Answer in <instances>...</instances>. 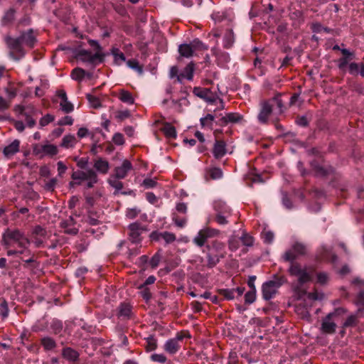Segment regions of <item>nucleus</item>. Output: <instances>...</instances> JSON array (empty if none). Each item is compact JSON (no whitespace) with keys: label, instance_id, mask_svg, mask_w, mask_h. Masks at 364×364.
I'll list each match as a JSON object with an SVG mask.
<instances>
[{"label":"nucleus","instance_id":"1","mask_svg":"<svg viewBox=\"0 0 364 364\" xmlns=\"http://www.w3.org/2000/svg\"><path fill=\"white\" fill-rule=\"evenodd\" d=\"M288 272L291 276L297 278V282L292 285L294 291L299 299L306 294L307 299L310 301H321L324 299L323 293L314 291L306 294L303 289L302 285L310 282L312 279L314 269L309 266H302L297 262H290Z\"/></svg>","mask_w":364,"mask_h":364},{"label":"nucleus","instance_id":"2","mask_svg":"<svg viewBox=\"0 0 364 364\" xmlns=\"http://www.w3.org/2000/svg\"><path fill=\"white\" fill-rule=\"evenodd\" d=\"M36 42V37L32 31L23 33L17 38H8L6 43L11 49V55L14 56L15 54H19L21 56L23 55V47L26 46L32 48Z\"/></svg>","mask_w":364,"mask_h":364},{"label":"nucleus","instance_id":"3","mask_svg":"<svg viewBox=\"0 0 364 364\" xmlns=\"http://www.w3.org/2000/svg\"><path fill=\"white\" fill-rule=\"evenodd\" d=\"M2 242L7 248L15 245L21 248L22 250L18 252L19 253H22L23 250L27 249L30 244L29 240L19 230L9 229L3 234Z\"/></svg>","mask_w":364,"mask_h":364},{"label":"nucleus","instance_id":"4","mask_svg":"<svg viewBox=\"0 0 364 364\" xmlns=\"http://www.w3.org/2000/svg\"><path fill=\"white\" fill-rule=\"evenodd\" d=\"M206 265L208 268H213L219 263L220 260L225 257V244L219 241H213L211 245L205 247Z\"/></svg>","mask_w":364,"mask_h":364},{"label":"nucleus","instance_id":"5","mask_svg":"<svg viewBox=\"0 0 364 364\" xmlns=\"http://www.w3.org/2000/svg\"><path fill=\"white\" fill-rule=\"evenodd\" d=\"M343 309H337L333 312L328 314L321 323V331L325 333H333L337 323H340L341 317L344 314Z\"/></svg>","mask_w":364,"mask_h":364},{"label":"nucleus","instance_id":"6","mask_svg":"<svg viewBox=\"0 0 364 364\" xmlns=\"http://www.w3.org/2000/svg\"><path fill=\"white\" fill-rule=\"evenodd\" d=\"M287 279L284 277L274 275L273 279L264 282L262 285V296L265 300L272 299L277 294L278 289L284 283Z\"/></svg>","mask_w":364,"mask_h":364},{"label":"nucleus","instance_id":"7","mask_svg":"<svg viewBox=\"0 0 364 364\" xmlns=\"http://www.w3.org/2000/svg\"><path fill=\"white\" fill-rule=\"evenodd\" d=\"M72 178L76 181L77 184H81L85 181L87 188H92L98 181L96 172L90 168L73 172Z\"/></svg>","mask_w":364,"mask_h":364},{"label":"nucleus","instance_id":"8","mask_svg":"<svg viewBox=\"0 0 364 364\" xmlns=\"http://www.w3.org/2000/svg\"><path fill=\"white\" fill-rule=\"evenodd\" d=\"M193 93L195 95L205 100L210 105H215L217 107L214 109V111L217 109H224L225 105L223 100L219 98L217 95L213 94L209 89L195 87L193 89Z\"/></svg>","mask_w":364,"mask_h":364},{"label":"nucleus","instance_id":"9","mask_svg":"<svg viewBox=\"0 0 364 364\" xmlns=\"http://www.w3.org/2000/svg\"><path fill=\"white\" fill-rule=\"evenodd\" d=\"M307 247L299 242H295L289 250L282 255V259L285 262H294V261L299 256L306 253Z\"/></svg>","mask_w":364,"mask_h":364},{"label":"nucleus","instance_id":"10","mask_svg":"<svg viewBox=\"0 0 364 364\" xmlns=\"http://www.w3.org/2000/svg\"><path fill=\"white\" fill-rule=\"evenodd\" d=\"M58 152V147L49 142H44L41 144H36L33 146V153L35 156L39 158L45 156H53Z\"/></svg>","mask_w":364,"mask_h":364},{"label":"nucleus","instance_id":"11","mask_svg":"<svg viewBox=\"0 0 364 364\" xmlns=\"http://www.w3.org/2000/svg\"><path fill=\"white\" fill-rule=\"evenodd\" d=\"M208 46L196 38L190 43H183V58H190L198 53L208 50Z\"/></svg>","mask_w":364,"mask_h":364},{"label":"nucleus","instance_id":"12","mask_svg":"<svg viewBox=\"0 0 364 364\" xmlns=\"http://www.w3.org/2000/svg\"><path fill=\"white\" fill-rule=\"evenodd\" d=\"M219 235V231L213 228H204L200 230L198 235L194 237V242L201 247L208 238L216 237Z\"/></svg>","mask_w":364,"mask_h":364},{"label":"nucleus","instance_id":"13","mask_svg":"<svg viewBox=\"0 0 364 364\" xmlns=\"http://www.w3.org/2000/svg\"><path fill=\"white\" fill-rule=\"evenodd\" d=\"M77 58L83 62H95V60L102 61V54L101 51L96 50L95 53H92L91 52L86 50H80L77 55Z\"/></svg>","mask_w":364,"mask_h":364},{"label":"nucleus","instance_id":"14","mask_svg":"<svg viewBox=\"0 0 364 364\" xmlns=\"http://www.w3.org/2000/svg\"><path fill=\"white\" fill-rule=\"evenodd\" d=\"M242 119V116L238 113L230 112L227 113L225 116L222 117L216 122L220 126H226L228 124H235L240 122Z\"/></svg>","mask_w":364,"mask_h":364},{"label":"nucleus","instance_id":"15","mask_svg":"<svg viewBox=\"0 0 364 364\" xmlns=\"http://www.w3.org/2000/svg\"><path fill=\"white\" fill-rule=\"evenodd\" d=\"M353 284L358 286L360 289L355 299V304L359 311L364 310V280L356 278L353 279Z\"/></svg>","mask_w":364,"mask_h":364},{"label":"nucleus","instance_id":"16","mask_svg":"<svg viewBox=\"0 0 364 364\" xmlns=\"http://www.w3.org/2000/svg\"><path fill=\"white\" fill-rule=\"evenodd\" d=\"M57 96L59 98V105L63 112L69 113L73 111L74 106L68 100V97L65 91L59 90L57 93Z\"/></svg>","mask_w":364,"mask_h":364},{"label":"nucleus","instance_id":"17","mask_svg":"<svg viewBox=\"0 0 364 364\" xmlns=\"http://www.w3.org/2000/svg\"><path fill=\"white\" fill-rule=\"evenodd\" d=\"M150 238L151 240H156V241H161L164 240L165 243H170L175 240L176 237L173 234L164 232H153L150 235Z\"/></svg>","mask_w":364,"mask_h":364},{"label":"nucleus","instance_id":"18","mask_svg":"<svg viewBox=\"0 0 364 364\" xmlns=\"http://www.w3.org/2000/svg\"><path fill=\"white\" fill-rule=\"evenodd\" d=\"M132 168V164L128 160H124L120 166H117L114 169L115 177L122 179L126 177L127 173Z\"/></svg>","mask_w":364,"mask_h":364},{"label":"nucleus","instance_id":"19","mask_svg":"<svg viewBox=\"0 0 364 364\" xmlns=\"http://www.w3.org/2000/svg\"><path fill=\"white\" fill-rule=\"evenodd\" d=\"M272 111V105L268 102H264L261 104V110L258 114V120L261 123H266L269 116Z\"/></svg>","mask_w":364,"mask_h":364},{"label":"nucleus","instance_id":"20","mask_svg":"<svg viewBox=\"0 0 364 364\" xmlns=\"http://www.w3.org/2000/svg\"><path fill=\"white\" fill-rule=\"evenodd\" d=\"M341 51L343 55V57L338 60V66L341 70H344L348 63L354 59L355 55L353 53L346 48L341 49Z\"/></svg>","mask_w":364,"mask_h":364},{"label":"nucleus","instance_id":"21","mask_svg":"<svg viewBox=\"0 0 364 364\" xmlns=\"http://www.w3.org/2000/svg\"><path fill=\"white\" fill-rule=\"evenodd\" d=\"M143 230V228L137 223H133L129 225V237L133 242L140 241V235Z\"/></svg>","mask_w":364,"mask_h":364},{"label":"nucleus","instance_id":"22","mask_svg":"<svg viewBox=\"0 0 364 364\" xmlns=\"http://www.w3.org/2000/svg\"><path fill=\"white\" fill-rule=\"evenodd\" d=\"M180 339L181 337L178 336L176 338H173L167 341L164 345L165 350L170 354L176 353L180 348Z\"/></svg>","mask_w":364,"mask_h":364},{"label":"nucleus","instance_id":"23","mask_svg":"<svg viewBox=\"0 0 364 364\" xmlns=\"http://www.w3.org/2000/svg\"><path fill=\"white\" fill-rule=\"evenodd\" d=\"M93 166L98 173L102 174H106L109 168L108 161L102 158L95 160Z\"/></svg>","mask_w":364,"mask_h":364},{"label":"nucleus","instance_id":"24","mask_svg":"<svg viewBox=\"0 0 364 364\" xmlns=\"http://www.w3.org/2000/svg\"><path fill=\"white\" fill-rule=\"evenodd\" d=\"M215 158L220 159L227 153L226 144L223 141H216L213 151Z\"/></svg>","mask_w":364,"mask_h":364},{"label":"nucleus","instance_id":"25","mask_svg":"<svg viewBox=\"0 0 364 364\" xmlns=\"http://www.w3.org/2000/svg\"><path fill=\"white\" fill-rule=\"evenodd\" d=\"M319 257L323 259H331L332 262H335L337 257L331 252L330 246L324 245L321 247L318 252Z\"/></svg>","mask_w":364,"mask_h":364},{"label":"nucleus","instance_id":"26","mask_svg":"<svg viewBox=\"0 0 364 364\" xmlns=\"http://www.w3.org/2000/svg\"><path fill=\"white\" fill-rule=\"evenodd\" d=\"M20 141L17 139L13 141L11 144L4 149V154L6 157H11L17 153L19 150Z\"/></svg>","mask_w":364,"mask_h":364},{"label":"nucleus","instance_id":"27","mask_svg":"<svg viewBox=\"0 0 364 364\" xmlns=\"http://www.w3.org/2000/svg\"><path fill=\"white\" fill-rule=\"evenodd\" d=\"M33 242L36 246H40L44 242L45 230L41 227H36L33 232Z\"/></svg>","mask_w":364,"mask_h":364},{"label":"nucleus","instance_id":"28","mask_svg":"<svg viewBox=\"0 0 364 364\" xmlns=\"http://www.w3.org/2000/svg\"><path fill=\"white\" fill-rule=\"evenodd\" d=\"M214 208L217 213L223 214H230V208L223 201H216L214 203Z\"/></svg>","mask_w":364,"mask_h":364},{"label":"nucleus","instance_id":"29","mask_svg":"<svg viewBox=\"0 0 364 364\" xmlns=\"http://www.w3.org/2000/svg\"><path fill=\"white\" fill-rule=\"evenodd\" d=\"M200 124L203 127L211 129L213 122L215 121V115L208 114L205 117L200 118Z\"/></svg>","mask_w":364,"mask_h":364},{"label":"nucleus","instance_id":"30","mask_svg":"<svg viewBox=\"0 0 364 364\" xmlns=\"http://www.w3.org/2000/svg\"><path fill=\"white\" fill-rule=\"evenodd\" d=\"M76 143V139L73 135H65L61 143V146L65 148L73 147Z\"/></svg>","mask_w":364,"mask_h":364},{"label":"nucleus","instance_id":"31","mask_svg":"<svg viewBox=\"0 0 364 364\" xmlns=\"http://www.w3.org/2000/svg\"><path fill=\"white\" fill-rule=\"evenodd\" d=\"M235 38H234V34L233 32L231 30H228L224 36L223 38V45L224 47L229 48H230L233 43H234Z\"/></svg>","mask_w":364,"mask_h":364},{"label":"nucleus","instance_id":"32","mask_svg":"<svg viewBox=\"0 0 364 364\" xmlns=\"http://www.w3.org/2000/svg\"><path fill=\"white\" fill-rule=\"evenodd\" d=\"M195 65L191 62L183 69V78H186L188 80H192Z\"/></svg>","mask_w":364,"mask_h":364},{"label":"nucleus","instance_id":"33","mask_svg":"<svg viewBox=\"0 0 364 364\" xmlns=\"http://www.w3.org/2000/svg\"><path fill=\"white\" fill-rule=\"evenodd\" d=\"M161 130L168 138L174 139L176 137V129L171 124H164Z\"/></svg>","mask_w":364,"mask_h":364},{"label":"nucleus","instance_id":"34","mask_svg":"<svg viewBox=\"0 0 364 364\" xmlns=\"http://www.w3.org/2000/svg\"><path fill=\"white\" fill-rule=\"evenodd\" d=\"M63 355L65 358L72 361L75 360L78 357L77 353L69 348L63 350Z\"/></svg>","mask_w":364,"mask_h":364},{"label":"nucleus","instance_id":"35","mask_svg":"<svg viewBox=\"0 0 364 364\" xmlns=\"http://www.w3.org/2000/svg\"><path fill=\"white\" fill-rule=\"evenodd\" d=\"M192 262L198 270L204 271L205 267H207L206 263L204 262V259L200 256H196L195 258L192 260Z\"/></svg>","mask_w":364,"mask_h":364},{"label":"nucleus","instance_id":"36","mask_svg":"<svg viewBox=\"0 0 364 364\" xmlns=\"http://www.w3.org/2000/svg\"><path fill=\"white\" fill-rule=\"evenodd\" d=\"M119 99L127 104H133L134 103V99L131 95L130 92L125 91V90H121L119 93Z\"/></svg>","mask_w":364,"mask_h":364},{"label":"nucleus","instance_id":"37","mask_svg":"<svg viewBox=\"0 0 364 364\" xmlns=\"http://www.w3.org/2000/svg\"><path fill=\"white\" fill-rule=\"evenodd\" d=\"M262 240H263L264 243H266V244H271L274 241V233L272 231L267 230H264L262 232Z\"/></svg>","mask_w":364,"mask_h":364},{"label":"nucleus","instance_id":"38","mask_svg":"<svg viewBox=\"0 0 364 364\" xmlns=\"http://www.w3.org/2000/svg\"><path fill=\"white\" fill-rule=\"evenodd\" d=\"M240 237L232 236L228 241L229 249L231 251H236L240 247Z\"/></svg>","mask_w":364,"mask_h":364},{"label":"nucleus","instance_id":"39","mask_svg":"<svg viewBox=\"0 0 364 364\" xmlns=\"http://www.w3.org/2000/svg\"><path fill=\"white\" fill-rule=\"evenodd\" d=\"M169 77L174 82H181V74L177 67L173 66L170 70Z\"/></svg>","mask_w":364,"mask_h":364},{"label":"nucleus","instance_id":"40","mask_svg":"<svg viewBox=\"0 0 364 364\" xmlns=\"http://www.w3.org/2000/svg\"><path fill=\"white\" fill-rule=\"evenodd\" d=\"M41 343L46 350H52L55 347V342L49 337L42 338Z\"/></svg>","mask_w":364,"mask_h":364},{"label":"nucleus","instance_id":"41","mask_svg":"<svg viewBox=\"0 0 364 364\" xmlns=\"http://www.w3.org/2000/svg\"><path fill=\"white\" fill-rule=\"evenodd\" d=\"M112 53L114 55V61L117 64L120 65L125 60L124 54L121 53L117 48L112 49Z\"/></svg>","mask_w":364,"mask_h":364},{"label":"nucleus","instance_id":"42","mask_svg":"<svg viewBox=\"0 0 364 364\" xmlns=\"http://www.w3.org/2000/svg\"><path fill=\"white\" fill-rule=\"evenodd\" d=\"M85 75V72L82 68H75L72 73H71V77L75 80H81Z\"/></svg>","mask_w":364,"mask_h":364},{"label":"nucleus","instance_id":"43","mask_svg":"<svg viewBox=\"0 0 364 364\" xmlns=\"http://www.w3.org/2000/svg\"><path fill=\"white\" fill-rule=\"evenodd\" d=\"M87 99L89 101V103L92 107L99 108L101 106L100 101L97 97L91 94H87Z\"/></svg>","mask_w":364,"mask_h":364},{"label":"nucleus","instance_id":"44","mask_svg":"<svg viewBox=\"0 0 364 364\" xmlns=\"http://www.w3.org/2000/svg\"><path fill=\"white\" fill-rule=\"evenodd\" d=\"M240 242L247 247H250L253 245L254 240L253 237L246 233H244L240 237Z\"/></svg>","mask_w":364,"mask_h":364},{"label":"nucleus","instance_id":"45","mask_svg":"<svg viewBox=\"0 0 364 364\" xmlns=\"http://www.w3.org/2000/svg\"><path fill=\"white\" fill-rule=\"evenodd\" d=\"M256 299V289H250L245 295V301L247 304H252Z\"/></svg>","mask_w":364,"mask_h":364},{"label":"nucleus","instance_id":"46","mask_svg":"<svg viewBox=\"0 0 364 364\" xmlns=\"http://www.w3.org/2000/svg\"><path fill=\"white\" fill-rule=\"evenodd\" d=\"M328 274L326 272H318L316 275V282L319 284H326L328 281Z\"/></svg>","mask_w":364,"mask_h":364},{"label":"nucleus","instance_id":"47","mask_svg":"<svg viewBox=\"0 0 364 364\" xmlns=\"http://www.w3.org/2000/svg\"><path fill=\"white\" fill-rule=\"evenodd\" d=\"M357 317L355 315H350L343 323V327H350L356 324Z\"/></svg>","mask_w":364,"mask_h":364},{"label":"nucleus","instance_id":"48","mask_svg":"<svg viewBox=\"0 0 364 364\" xmlns=\"http://www.w3.org/2000/svg\"><path fill=\"white\" fill-rule=\"evenodd\" d=\"M6 92L8 95V97L13 98L16 95L17 87L14 83H11L9 85L8 87H6Z\"/></svg>","mask_w":364,"mask_h":364},{"label":"nucleus","instance_id":"49","mask_svg":"<svg viewBox=\"0 0 364 364\" xmlns=\"http://www.w3.org/2000/svg\"><path fill=\"white\" fill-rule=\"evenodd\" d=\"M210 175L213 179H219L223 176V171L219 168H213L210 170Z\"/></svg>","mask_w":364,"mask_h":364},{"label":"nucleus","instance_id":"50","mask_svg":"<svg viewBox=\"0 0 364 364\" xmlns=\"http://www.w3.org/2000/svg\"><path fill=\"white\" fill-rule=\"evenodd\" d=\"M118 178H117L116 177L115 178H113V177H111L108 182L116 190H120L122 188V182H120L119 181L117 180Z\"/></svg>","mask_w":364,"mask_h":364},{"label":"nucleus","instance_id":"51","mask_svg":"<svg viewBox=\"0 0 364 364\" xmlns=\"http://www.w3.org/2000/svg\"><path fill=\"white\" fill-rule=\"evenodd\" d=\"M228 215H228V214H223L220 213H217L216 217H215V220L220 225H225L228 223V220H226V218Z\"/></svg>","mask_w":364,"mask_h":364},{"label":"nucleus","instance_id":"52","mask_svg":"<svg viewBox=\"0 0 364 364\" xmlns=\"http://www.w3.org/2000/svg\"><path fill=\"white\" fill-rule=\"evenodd\" d=\"M360 64L351 63L348 66V71L351 75H358Z\"/></svg>","mask_w":364,"mask_h":364},{"label":"nucleus","instance_id":"53","mask_svg":"<svg viewBox=\"0 0 364 364\" xmlns=\"http://www.w3.org/2000/svg\"><path fill=\"white\" fill-rule=\"evenodd\" d=\"M127 65L133 69V70H135L136 71H137L139 74L142 73V68L139 65L138 62L135 61V60H129L127 62Z\"/></svg>","mask_w":364,"mask_h":364},{"label":"nucleus","instance_id":"54","mask_svg":"<svg viewBox=\"0 0 364 364\" xmlns=\"http://www.w3.org/2000/svg\"><path fill=\"white\" fill-rule=\"evenodd\" d=\"M77 165L80 168L85 170L88 164V159L86 157L76 159Z\"/></svg>","mask_w":364,"mask_h":364},{"label":"nucleus","instance_id":"55","mask_svg":"<svg viewBox=\"0 0 364 364\" xmlns=\"http://www.w3.org/2000/svg\"><path fill=\"white\" fill-rule=\"evenodd\" d=\"M9 310L7 306V303L5 300H3L0 304V314L3 317H6L8 316Z\"/></svg>","mask_w":364,"mask_h":364},{"label":"nucleus","instance_id":"56","mask_svg":"<svg viewBox=\"0 0 364 364\" xmlns=\"http://www.w3.org/2000/svg\"><path fill=\"white\" fill-rule=\"evenodd\" d=\"M130 306L128 304H122L119 309V314L124 316H128L130 313Z\"/></svg>","mask_w":364,"mask_h":364},{"label":"nucleus","instance_id":"57","mask_svg":"<svg viewBox=\"0 0 364 364\" xmlns=\"http://www.w3.org/2000/svg\"><path fill=\"white\" fill-rule=\"evenodd\" d=\"M54 119L53 117L50 114H47L45 117H42L40 120V124L42 127L46 126L50 122H51Z\"/></svg>","mask_w":364,"mask_h":364},{"label":"nucleus","instance_id":"58","mask_svg":"<svg viewBox=\"0 0 364 364\" xmlns=\"http://www.w3.org/2000/svg\"><path fill=\"white\" fill-rule=\"evenodd\" d=\"M282 204L287 209H291L293 208L292 204L289 201L287 193H282Z\"/></svg>","mask_w":364,"mask_h":364},{"label":"nucleus","instance_id":"59","mask_svg":"<svg viewBox=\"0 0 364 364\" xmlns=\"http://www.w3.org/2000/svg\"><path fill=\"white\" fill-rule=\"evenodd\" d=\"M223 295L227 299H233L235 298L234 289H225L223 291Z\"/></svg>","mask_w":364,"mask_h":364},{"label":"nucleus","instance_id":"60","mask_svg":"<svg viewBox=\"0 0 364 364\" xmlns=\"http://www.w3.org/2000/svg\"><path fill=\"white\" fill-rule=\"evenodd\" d=\"M73 123V119L70 116H65L59 121V124L60 125H72Z\"/></svg>","mask_w":364,"mask_h":364},{"label":"nucleus","instance_id":"61","mask_svg":"<svg viewBox=\"0 0 364 364\" xmlns=\"http://www.w3.org/2000/svg\"><path fill=\"white\" fill-rule=\"evenodd\" d=\"M139 212V211L136 208L128 209L126 215L127 218L133 219L138 215Z\"/></svg>","mask_w":364,"mask_h":364},{"label":"nucleus","instance_id":"62","mask_svg":"<svg viewBox=\"0 0 364 364\" xmlns=\"http://www.w3.org/2000/svg\"><path fill=\"white\" fill-rule=\"evenodd\" d=\"M114 142L117 145H121L124 143V137L122 134L117 133L113 136Z\"/></svg>","mask_w":364,"mask_h":364},{"label":"nucleus","instance_id":"63","mask_svg":"<svg viewBox=\"0 0 364 364\" xmlns=\"http://www.w3.org/2000/svg\"><path fill=\"white\" fill-rule=\"evenodd\" d=\"M151 358L153 360L160 363H164L166 360L163 354H153Z\"/></svg>","mask_w":364,"mask_h":364},{"label":"nucleus","instance_id":"64","mask_svg":"<svg viewBox=\"0 0 364 364\" xmlns=\"http://www.w3.org/2000/svg\"><path fill=\"white\" fill-rule=\"evenodd\" d=\"M160 259H161V257H160L159 255H158V254L155 255L151 258V259L150 261V264H151V267H157L158 264H159Z\"/></svg>","mask_w":364,"mask_h":364}]
</instances>
